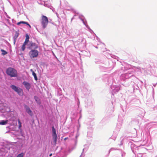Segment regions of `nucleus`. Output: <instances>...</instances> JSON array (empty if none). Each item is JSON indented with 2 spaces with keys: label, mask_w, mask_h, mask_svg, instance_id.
<instances>
[{
  "label": "nucleus",
  "mask_w": 157,
  "mask_h": 157,
  "mask_svg": "<svg viewBox=\"0 0 157 157\" xmlns=\"http://www.w3.org/2000/svg\"><path fill=\"white\" fill-rule=\"evenodd\" d=\"M6 73L11 77H14L17 76V71L12 67H9L6 70Z\"/></svg>",
  "instance_id": "obj_1"
},
{
  "label": "nucleus",
  "mask_w": 157,
  "mask_h": 157,
  "mask_svg": "<svg viewBox=\"0 0 157 157\" xmlns=\"http://www.w3.org/2000/svg\"><path fill=\"white\" fill-rule=\"evenodd\" d=\"M48 23V17L44 15H42L41 17V23L43 29H45Z\"/></svg>",
  "instance_id": "obj_2"
},
{
  "label": "nucleus",
  "mask_w": 157,
  "mask_h": 157,
  "mask_svg": "<svg viewBox=\"0 0 157 157\" xmlns=\"http://www.w3.org/2000/svg\"><path fill=\"white\" fill-rule=\"evenodd\" d=\"M29 56L31 59L37 57L39 55V52L36 50L32 49L29 52Z\"/></svg>",
  "instance_id": "obj_3"
},
{
  "label": "nucleus",
  "mask_w": 157,
  "mask_h": 157,
  "mask_svg": "<svg viewBox=\"0 0 157 157\" xmlns=\"http://www.w3.org/2000/svg\"><path fill=\"white\" fill-rule=\"evenodd\" d=\"M38 45L32 41H29L27 44V48L30 49L36 50L38 48Z\"/></svg>",
  "instance_id": "obj_4"
},
{
  "label": "nucleus",
  "mask_w": 157,
  "mask_h": 157,
  "mask_svg": "<svg viewBox=\"0 0 157 157\" xmlns=\"http://www.w3.org/2000/svg\"><path fill=\"white\" fill-rule=\"evenodd\" d=\"M52 136L54 140V145H56L57 141V136L56 133V130L54 126L52 127Z\"/></svg>",
  "instance_id": "obj_5"
},
{
  "label": "nucleus",
  "mask_w": 157,
  "mask_h": 157,
  "mask_svg": "<svg viewBox=\"0 0 157 157\" xmlns=\"http://www.w3.org/2000/svg\"><path fill=\"white\" fill-rule=\"evenodd\" d=\"M11 87L15 91L17 92L19 95H21L23 94V91L22 89L18 88L16 86L13 85H11Z\"/></svg>",
  "instance_id": "obj_6"
},
{
  "label": "nucleus",
  "mask_w": 157,
  "mask_h": 157,
  "mask_svg": "<svg viewBox=\"0 0 157 157\" xmlns=\"http://www.w3.org/2000/svg\"><path fill=\"white\" fill-rule=\"evenodd\" d=\"M25 109L26 112L29 114V115L31 116H32L33 113L29 107L27 105H25Z\"/></svg>",
  "instance_id": "obj_7"
},
{
  "label": "nucleus",
  "mask_w": 157,
  "mask_h": 157,
  "mask_svg": "<svg viewBox=\"0 0 157 157\" xmlns=\"http://www.w3.org/2000/svg\"><path fill=\"white\" fill-rule=\"evenodd\" d=\"M23 84L27 90H29L30 89V85L29 83L25 81L23 82Z\"/></svg>",
  "instance_id": "obj_8"
},
{
  "label": "nucleus",
  "mask_w": 157,
  "mask_h": 157,
  "mask_svg": "<svg viewBox=\"0 0 157 157\" xmlns=\"http://www.w3.org/2000/svg\"><path fill=\"white\" fill-rule=\"evenodd\" d=\"M21 24H24L27 25H28L30 28H31V25L29 24V23L27 22L26 21H21L17 23V25H19Z\"/></svg>",
  "instance_id": "obj_9"
},
{
  "label": "nucleus",
  "mask_w": 157,
  "mask_h": 157,
  "mask_svg": "<svg viewBox=\"0 0 157 157\" xmlns=\"http://www.w3.org/2000/svg\"><path fill=\"white\" fill-rule=\"evenodd\" d=\"M30 71H31L32 72L33 75V76L34 78L35 79L36 81H37L38 79H37V78L36 76V74L34 72V71H33V70L32 69H31L30 70Z\"/></svg>",
  "instance_id": "obj_10"
},
{
  "label": "nucleus",
  "mask_w": 157,
  "mask_h": 157,
  "mask_svg": "<svg viewBox=\"0 0 157 157\" xmlns=\"http://www.w3.org/2000/svg\"><path fill=\"white\" fill-rule=\"evenodd\" d=\"M8 122V120H6V121L2 120L0 122V125H4L6 124Z\"/></svg>",
  "instance_id": "obj_11"
},
{
  "label": "nucleus",
  "mask_w": 157,
  "mask_h": 157,
  "mask_svg": "<svg viewBox=\"0 0 157 157\" xmlns=\"http://www.w3.org/2000/svg\"><path fill=\"white\" fill-rule=\"evenodd\" d=\"M34 98L35 100L38 104H40V99L38 97L35 96L34 97Z\"/></svg>",
  "instance_id": "obj_12"
},
{
  "label": "nucleus",
  "mask_w": 157,
  "mask_h": 157,
  "mask_svg": "<svg viewBox=\"0 0 157 157\" xmlns=\"http://www.w3.org/2000/svg\"><path fill=\"white\" fill-rule=\"evenodd\" d=\"M28 44V43H26L25 42H24V43L23 44V45L22 46L21 48L22 50L23 51H24L25 48V45L26 44Z\"/></svg>",
  "instance_id": "obj_13"
},
{
  "label": "nucleus",
  "mask_w": 157,
  "mask_h": 157,
  "mask_svg": "<svg viewBox=\"0 0 157 157\" xmlns=\"http://www.w3.org/2000/svg\"><path fill=\"white\" fill-rule=\"evenodd\" d=\"M29 35L27 34H26V39L24 42H25L27 43H28L29 42Z\"/></svg>",
  "instance_id": "obj_14"
},
{
  "label": "nucleus",
  "mask_w": 157,
  "mask_h": 157,
  "mask_svg": "<svg viewBox=\"0 0 157 157\" xmlns=\"http://www.w3.org/2000/svg\"><path fill=\"white\" fill-rule=\"evenodd\" d=\"M18 121L19 128H20L21 127V121L19 119H18Z\"/></svg>",
  "instance_id": "obj_15"
},
{
  "label": "nucleus",
  "mask_w": 157,
  "mask_h": 157,
  "mask_svg": "<svg viewBox=\"0 0 157 157\" xmlns=\"http://www.w3.org/2000/svg\"><path fill=\"white\" fill-rule=\"evenodd\" d=\"M1 51L2 52V54L3 55H6L7 53V52L5 51L4 50L2 49Z\"/></svg>",
  "instance_id": "obj_16"
},
{
  "label": "nucleus",
  "mask_w": 157,
  "mask_h": 157,
  "mask_svg": "<svg viewBox=\"0 0 157 157\" xmlns=\"http://www.w3.org/2000/svg\"><path fill=\"white\" fill-rule=\"evenodd\" d=\"M23 156L24 154L23 153H22L18 155L16 157H23Z\"/></svg>",
  "instance_id": "obj_17"
},
{
  "label": "nucleus",
  "mask_w": 157,
  "mask_h": 157,
  "mask_svg": "<svg viewBox=\"0 0 157 157\" xmlns=\"http://www.w3.org/2000/svg\"><path fill=\"white\" fill-rule=\"evenodd\" d=\"M52 155V154H50V155H49V156H51Z\"/></svg>",
  "instance_id": "obj_18"
},
{
  "label": "nucleus",
  "mask_w": 157,
  "mask_h": 157,
  "mask_svg": "<svg viewBox=\"0 0 157 157\" xmlns=\"http://www.w3.org/2000/svg\"><path fill=\"white\" fill-rule=\"evenodd\" d=\"M67 139V138H65L64 139V140H65Z\"/></svg>",
  "instance_id": "obj_19"
},
{
  "label": "nucleus",
  "mask_w": 157,
  "mask_h": 157,
  "mask_svg": "<svg viewBox=\"0 0 157 157\" xmlns=\"http://www.w3.org/2000/svg\"><path fill=\"white\" fill-rule=\"evenodd\" d=\"M10 157H12V156H10Z\"/></svg>",
  "instance_id": "obj_20"
}]
</instances>
